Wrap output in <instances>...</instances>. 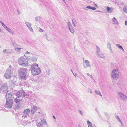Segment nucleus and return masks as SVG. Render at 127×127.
Returning <instances> with one entry per match:
<instances>
[{"label":"nucleus","mask_w":127,"mask_h":127,"mask_svg":"<svg viewBox=\"0 0 127 127\" xmlns=\"http://www.w3.org/2000/svg\"><path fill=\"white\" fill-rule=\"evenodd\" d=\"M14 94L13 93H6L5 98L6 99V104L5 106L7 108H11L13 105V98Z\"/></svg>","instance_id":"nucleus-1"},{"label":"nucleus","mask_w":127,"mask_h":127,"mask_svg":"<svg viewBox=\"0 0 127 127\" xmlns=\"http://www.w3.org/2000/svg\"><path fill=\"white\" fill-rule=\"evenodd\" d=\"M31 72L33 75L39 74L41 72V69L38 67V65L36 63H33L31 66Z\"/></svg>","instance_id":"nucleus-2"},{"label":"nucleus","mask_w":127,"mask_h":127,"mask_svg":"<svg viewBox=\"0 0 127 127\" xmlns=\"http://www.w3.org/2000/svg\"><path fill=\"white\" fill-rule=\"evenodd\" d=\"M28 71L27 69L24 68L19 69L18 73L21 79L24 80L26 78Z\"/></svg>","instance_id":"nucleus-3"},{"label":"nucleus","mask_w":127,"mask_h":127,"mask_svg":"<svg viewBox=\"0 0 127 127\" xmlns=\"http://www.w3.org/2000/svg\"><path fill=\"white\" fill-rule=\"evenodd\" d=\"M119 72L117 69H113L112 71L111 74V78L113 83H116V81L118 78Z\"/></svg>","instance_id":"nucleus-4"},{"label":"nucleus","mask_w":127,"mask_h":127,"mask_svg":"<svg viewBox=\"0 0 127 127\" xmlns=\"http://www.w3.org/2000/svg\"><path fill=\"white\" fill-rule=\"evenodd\" d=\"M27 61V59L26 57H21L19 58L18 60V63L21 66H25L28 65Z\"/></svg>","instance_id":"nucleus-5"},{"label":"nucleus","mask_w":127,"mask_h":127,"mask_svg":"<svg viewBox=\"0 0 127 127\" xmlns=\"http://www.w3.org/2000/svg\"><path fill=\"white\" fill-rule=\"evenodd\" d=\"M13 72V68L11 66H10L5 73L4 77L5 78L7 79H9L12 76Z\"/></svg>","instance_id":"nucleus-6"},{"label":"nucleus","mask_w":127,"mask_h":127,"mask_svg":"<svg viewBox=\"0 0 127 127\" xmlns=\"http://www.w3.org/2000/svg\"><path fill=\"white\" fill-rule=\"evenodd\" d=\"M25 93L23 90H21L18 91L16 95L17 96V97L18 98H20L22 99L25 97Z\"/></svg>","instance_id":"nucleus-7"},{"label":"nucleus","mask_w":127,"mask_h":127,"mask_svg":"<svg viewBox=\"0 0 127 127\" xmlns=\"http://www.w3.org/2000/svg\"><path fill=\"white\" fill-rule=\"evenodd\" d=\"M119 98L122 101H125L127 98V96L123 93L118 92V93Z\"/></svg>","instance_id":"nucleus-8"},{"label":"nucleus","mask_w":127,"mask_h":127,"mask_svg":"<svg viewBox=\"0 0 127 127\" xmlns=\"http://www.w3.org/2000/svg\"><path fill=\"white\" fill-rule=\"evenodd\" d=\"M44 124H45V125H47V123L46 120L43 119L41 120V121L38 123L37 125V126L38 127H41Z\"/></svg>","instance_id":"nucleus-9"},{"label":"nucleus","mask_w":127,"mask_h":127,"mask_svg":"<svg viewBox=\"0 0 127 127\" xmlns=\"http://www.w3.org/2000/svg\"><path fill=\"white\" fill-rule=\"evenodd\" d=\"M8 86L6 84H4L0 88L1 90L4 92L7 93L8 92Z\"/></svg>","instance_id":"nucleus-10"},{"label":"nucleus","mask_w":127,"mask_h":127,"mask_svg":"<svg viewBox=\"0 0 127 127\" xmlns=\"http://www.w3.org/2000/svg\"><path fill=\"white\" fill-rule=\"evenodd\" d=\"M83 66L85 68L91 66V64L87 60H85L83 62Z\"/></svg>","instance_id":"nucleus-11"},{"label":"nucleus","mask_w":127,"mask_h":127,"mask_svg":"<svg viewBox=\"0 0 127 127\" xmlns=\"http://www.w3.org/2000/svg\"><path fill=\"white\" fill-rule=\"evenodd\" d=\"M30 112V110L29 109H26L23 111V113L24 114L22 116V118L24 119L28 116V115Z\"/></svg>","instance_id":"nucleus-12"},{"label":"nucleus","mask_w":127,"mask_h":127,"mask_svg":"<svg viewBox=\"0 0 127 127\" xmlns=\"http://www.w3.org/2000/svg\"><path fill=\"white\" fill-rule=\"evenodd\" d=\"M3 52L5 54H12L14 53L13 50L11 49H7L3 50Z\"/></svg>","instance_id":"nucleus-13"},{"label":"nucleus","mask_w":127,"mask_h":127,"mask_svg":"<svg viewBox=\"0 0 127 127\" xmlns=\"http://www.w3.org/2000/svg\"><path fill=\"white\" fill-rule=\"evenodd\" d=\"M37 108V107L36 106L34 105L33 106L31 111V114L32 115H33L35 113L36 111Z\"/></svg>","instance_id":"nucleus-14"},{"label":"nucleus","mask_w":127,"mask_h":127,"mask_svg":"<svg viewBox=\"0 0 127 127\" xmlns=\"http://www.w3.org/2000/svg\"><path fill=\"white\" fill-rule=\"evenodd\" d=\"M0 23L4 29L7 30L8 32H11V30L6 26L2 21H0Z\"/></svg>","instance_id":"nucleus-15"},{"label":"nucleus","mask_w":127,"mask_h":127,"mask_svg":"<svg viewBox=\"0 0 127 127\" xmlns=\"http://www.w3.org/2000/svg\"><path fill=\"white\" fill-rule=\"evenodd\" d=\"M25 24L28 28L29 30L30 31L32 32H33V29L31 27L32 25L31 23L28 22H25Z\"/></svg>","instance_id":"nucleus-16"},{"label":"nucleus","mask_w":127,"mask_h":127,"mask_svg":"<svg viewBox=\"0 0 127 127\" xmlns=\"http://www.w3.org/2000/svg\"><path fill=\"white\" fill-rule=\"evenodd\" d=\"M18 98L17 97L14 100V101L16 103L18 104L21 103V102L22 101V100L23 99L20 98H19L18 99Z\"/></svg>","instance_id":"nucleus-17"},{"label":"nucleus","mask_w":127,"mask_h":127,"mask_svg":"<svg viewBox=\"0 0 127 127\" xmlns=\"http://www.w3.org/2000/svg\"><path fill=\"white\" fill-rule=\"evenodd\" d=\"M67 24L68 26L70 32H74V31L72 28V26L71 23L69 22H68L67 23Z\"/></svg>","instance_id":"nucleus-18"},{"label":"nucleus","mask_w":127,"mask_h":127,"mask_svg":"<svg viewBox=\"0 0 127 127\" xmlns=\"http://www.w3.org/2000/svg\"><path fill=\"white\" fill-rule=\"evenodd\" d=\"M83 9L86 11L88 10V9H91L93 10H95L96 9V8L94 7H92L90 6H86L85 7L83 8Z\"/></svg>","instance_id":"nucleus-19"},{"label":"nucleus","mask_w":127,"mask_h":127,"mask_svg":"<svg viewBox=\"0 0 127 127\" xmlns=\"http://www.w3.org/2000/svg\"><path fill=\"white\" fill-rule=\"evenodd\" d=\"M11 41L12 42V45L15 47V48H16V47H21V46L20 45H18L17 43H16V42H13L12 40H11Z\"/></svg>","instance_id":"nucleus-20"},{"label":"nucleus","mask_w":127,"mask_h":127,"mask_svg":"<svg viewBox=\"0 0 127 127\" xmlns=\"http://www.w3.org/2000/svg\"><path fill=\"white\" fill-rule=\"evenodd\" d=\"M112 21L113 23L115 24L118 25L119 23L118 22L116 19L114 17L112 19Z\"/></svg>","instance_id":"nucleus-21"},{"label":"nucleus","mask_w":127,"mask_h":127,"mask_svg":"<svg viewBox=\"0 0 127 127\" xmlns=\"http://www.w3.org/2000/svg\"><path fill=\"white\" fill-rule=\"evenodd\" d=\"M95 93L97 95L102 96V95L100 91L98 90H95L94 91Z\"/></svg>","instance_id":"nucleus-22"},{"label":"nucleus","mask_w":127,"mask_h":127,"mask_svg":"<svg viewBox=\"0 0 127 127\" xmlns=\"http://www.w3.org/2000/svg\"><path fill=\"white\" fill-rule=\"evenodd\" d=\"M45 35L47 40L49 41H52L51 39L50 38V37H51V35H50L48 34V35H47L46 34H45Z\"/></svg>","instance_id":"nucleus-23"},{"label":"nucleus","mask_w":127,"mask_h":127,"mask_svg":"<svg viewBox=\"0 0 127 127\" xmlns=\"http://www.w3.org/2000/svg\"><path fill=\"white\" fill-rule=\"evenodd\" d=\"M22 49V48H21L18 47L15 48L14 50L16 52H18L20 51Z\"/></svg>","instance_id":"nucleus-24"},{"label":"nucleus","mask_w":127,"mask_h":127,"mask_svg":"<svg viewBox=\"0 0 127 127\" xmlns=\"http://www.w3.org/2000/svg\"><path fill=\"white\" fill-rule=\"evenodd\" d=\"M98 55L100 58H104V55L102 53L99 52L97 53Z\"/></svg>","instance_id":"nucleus-25"},{"label":"nucleus","mask_w":127,"mask_h":127,"mask_svg":"<svg viewBox=\"0 0 127 127\" xmlns=\"http://www.w3.org/2000/svg\"><path fill=\"white\" fill-rule=\"evenodd\" d=\"M123 10L125 12L127 13V5L124 6Z\"/></svg>","instance_id":"nucleus-26"},{"label":"nucleus","mask_w":127,"mask_h":127,"mask_svg":"<svg viewBox=\"0 0 127 127\" xmlns=\"http://www.w3.org/2000/svg\"><path fill=\"white\" fill-rule=\"evenodd\" d=\"M115 117L118 120V121L121 123V124L122 125V121H121V119H120V118H119V117L118 116V115H116V116Z\"/></svg>","instance_id":"nucleus-27"},{"label":"nucleus","mask_w":127,"mask_h":127,"mask_svg":"<svg viewBox=\"0 0 127 127\" xmlns=\"http://www.w3.org/2000/svg\"><path fill=\"white\" fill-rule=\"evenodd\" d=\"M31 59L33 61H36L37 60V58L36 57L33 56L31 58Z\"/></svg>","instance_id":"nucleus-28"},{"label":"nucleus","mask_w":127,"mask_h":127,"mask_svg":"<svg viewBox=\"0 0 127 127\" xmlns=\"http://www.w3.org/2000/svg\"><path fill=\"white\" fill-rule=\"evenodd\" d=\"M116 46L120 49L122 50L123 51H124V50L123 48L121 46H120L119 44H116Z\"/></svg>","instance_id":"nucleus-29"},{"label":"nucleus","mask_w":127,"mask_h":127,"mask_svg":"<svg viewBox=\"0 0 127 127\" xmlns=\"http://www.w3.org/2000/svg\"><path fill=\"white\" fill-rule=\"evenodd\" d=\"M18 105H16V108L17 109H19L21 107V104L20 103L19 104H18Z\"/></svg>","instance_id":"nucleus-30"},{"label":"nucleus","mask_w":127,"mask_h":127,"mask_svg":"<svg viewBox=\"0 0 127 127\" xmlns=\"http://www.w3.org/2000/svg\"><path fill=\"white\" fill-rule=\"evenodd\" d=\"M107 48L109 49V50H110L112 51L111 45L110 43H108L107 44Z\"/></svg>","instance_id":"nucleus-31"},{"label":"nucleus","mask_w":127,"mask_h":127,"mask_svg":"<svg viewBox=\"0 0 127 127\" xmlns=\"http://www.w3.org/2000/svg\"><path fill=\"white\" fill-rule=\"evenodd\" d=\"M40 19V16L36 17L35 18V20L37 21H39Z\"/></svg>","instance_id":"nucleus-32"},{"label":"nucleus","mask_w":127,"mask_h":127,"mask_svg":"<svg viewBox=\"0 0 127 127\" xmlns=\"http://www.w3.org/2000/svg\"><path fill=\"white\" fill-rule=\"evenodd\" d=\"M100 50L99 48L97 46H96V53L97 54V53L100 52Z\"/></svg>","instance_id":"nucleus-33"},{"label":"nucleus","mask_w":127,"mask_h":127,"mask_svg":"<svg viewBox=\"0 0 127 127\" xmlns=\"http://www.w3.org/2000/svg\"><path fill=\"white\" fill-rule=\"evenodd\" d=\"M107 10L108 11H112V9L111 8H110L109 7H107L106 8Z\"/></svg>","instance_id":"nucleus-34"},{"label":"nucleus","mask_w":127,"mask_h":127,"mask_svg":"<svg viewBox=\"0 0 127 127\" xmlns=\"http://www.w3.org/2000/svg\"><path fill=\"white\" fill-rule=\"evenodd\" d=\"M78 111L82 116L83 115V112L82 111H81L80 109H79L78 110Z\"/></svg>","instance_id":"nucleus-35"},{"label":"nucleus","mask_w":127,"mask_h":127,"mask_svg":"<svg viewBox=\"0 0 127 127\" xmlns=\"http://www.w3.org/2000/svg\"><path fill=\"white\" fill-rule=\"evenodd\" d=\"M87 75L89 77L93 79V77L90 74H89L88 73H87Z\"/></svg>","instance_id":"nucleus-36"},{"label":"nucleus","mask_w":127,"mask_h":127,"mask_svg":"<svg viewBox=\"0 0 127 127\" xmlns=\"http://www.w3.org/2000/svg\"><path fill=\"white\" fill-rule=\"evenodd\" d=\"M38 29L39 30L40 32H43V30L42 29L39 27L38 28Z\"/></svg>","instance_id":"nucleus-37"},{"label":"nucleus","mask_w":127,"mask_h":127,"mask_svg":"<svg viewBox=\"0 0 127 127\" xmlns=\"http://www.w3.org/2000/svg\"><path fill=\"white\" fill-rule=\"evenodd\" d=\"M88 91L89 92H90V93H91L92 94L93 93V92L92 91V90L91 89L89 88V89H88Z\"/></svg>","instance_id":"nucleus-38"},{"label":"nucleus","mask_w":127,"mask_h":127,"mask_svg":"<svg viewBox=\"0 0 127 127\" xmlns=\"http://www.w3.org/2000/svg\"><path fill=\"white\" fill-rule=\"evenodd\" d=\"M87 124L89 125V124H91L92 123H91V122H90V121L89 120H87Z\"/></svg>","instance_id":"nucleus-39"},{"label":"nucleus","mask_w":127,"mask_h":127,"mask_svg":"<svg viewBox=\"0 0 127 127\" xmlns=\"http://www.w3.org/2000/svg\"><path fill=\"white\" fill-rule=\"evenodd\" d=\"M72 24L73 25L74 27H75V26H76V24H75V23H74V22L73 21V19H72Z\"/></svg>","instance_id":"nucleus-40"},{"label":"nucleus","mask_w":127,"mask_h":127,"mask_svg":"<svg viewBox=\"0 0 127 127\" xmlns=\"http://www.w3.org/2000/svg\"><path fill=\"white\" fill-rule=\"evenodd\" d=\"M88 127H93L92 126V123L88 125Z\"/></svg>","instance_id":"nucleus-41"},{"label":"nucleus","mask_w":127,"mask_h":127,"mask_svg":"<svg viewBox=\"0 0 127 127\" xmlns=\"http://www.w3.org/2000/svg\"><path fill=\"white\" fill-rule=\"evenodd\" d=\"M95 110L98 113H99V111L98 110V109L97 108H95Z\"/></svg>","instance_id":"nucleus-42"},{"label":"nucleus","mask_w":127,"mask_h":127,"mask_svg":"<svg viewBox=\"0 0 127 127\" xmlns=\"http://www.w3.org/2000/svg\"><path fill=\"white\" fill-rule=\"evenodd\" d=\"M30 54V53L28 51H26L25 53V54Z\"/></svg>","instance_id":"nucleus-43"},{"label":"nucleus","mask_w":127,"mask_h":127,"mask_svg":"<svg viewBox=\"0 0 127 127\" xmlns=\"http://www.w3.org/2000/svg\"><path fill=\"white\" fill-rule=\"evenodd\" d=\"M125 25L127 26V20L125 22Z\"/></svg>","instance_id":"nucleus-44"},{"label":"nucleus","mask_w":127,"mask_h":127,"mask_svg":"<svg viewBox=\"0 0 127 127\" xmlns=\"http://www.w3.org/2000/svg\"><path fill=\"white\" fill-rule=\"evenodd\" d=\"M96 12H101V13H103V12L99 10H96Z\"/></svg>","instance_id":"nucleus-45"},{"label":"nucleus","mask_w":127,"mask_h":127,"mask_svg":"<svg viewBox=\"0 0 127 127\" xmlns=\"http://www.w3.org/2000/svg\"><path fill=\"white\" fill-rule=\"evenodd\" d=\"M105 114L106 116H108V113L106 112L105 113Z\"/></svg>","instance_id":"nucleus-46"},{"label":"nucleus","mask_w":127,"mask_h":127,"mask_svg":"<svg viewBox=\"0 0 127 127\" xmlns=\"http://www.w3.org/2000/svg\"><path fill=\"white\" fill-rule=\"evenodd\" d=\"M22 121H21V124H22V125H24L25 124V123H24V124H23V123H22Z\"/></svg>","instance_id":"nucleus-47"},{"label":"nucleus","mask_w":127,"mask_h":127,"mask_svg":"<svg viewBox=\"0 0 127 127\" xmlns=\"http://www.w3.org/2000/svg\"><path fill=\"white\" fill-rule=\"evenodd\" d=\"M65 3H66V2L64 0H62Z\"/></svg>","instance_id":"nucleus-48"},{"label":"nucleus","mask_w":127,"mask_h":127,"mask_svg":"<svg viewBox=\"0 0 127 127\" xmlns=\"http://www.w3.org/2000/svg\"><path fill=\"white\" fill-rule=\"evenodd\" d=\"M94 5H95V6H96V7H97V6H98L97 5H96V4H94Z\"/></svg>","instance_id":"nucleus-49"},{"label":"nucleus","mask_w":127,"mask_h":127,"mask_svg":"<svg viewBox=\"0 0 127 127\" xmlns=\"http://www.w3.org/2000/svg\"><path fill=\"white\" fill-rule=\"evenodd\" d=\"M82 76H83V77L84 78H85V76L82 74H81Z\"/></svg>","instance_id":"nucleus-50"},{"label":"nucleus","mask_w":127,"mask_h":127,"mask_svg":"<svg viewBox=\"0 0 127 127\" xmlns=\"http://www.w3.org/2000/svg\"><path fill=\"white\" fill-rule=\"evenodd\" d=\"M53 118L54 119H56V118H55V117L54 116H53Z\"/></svg>","instance_id":"nucleus-51"},{"label":"nucleus","mask_w":127,"mask_h":127,"mask_svg":"<svg viewBox=\"0 0 127 127\" xmlns=\"http://www.w3.org/2000/svg\"><path fill=\"white\" fill-rule=\"evenodd\" d=\"M78 127H81L80 125H78Z\"/></svg>","instance_id":"nucleus-52"},{"label":"nucleus","mask_w":127,"mask_h":127,"mask_svg":"<svg viewBox=\"0 0 127 127\" xmlns=\"http://www.w3.org/2000/svg\"><path fill=\"white\" fill-rule=\"evenodd\" d=\"M1 28L0 27V32H1Z\"/></svg>","instance_id":"nucleus-53"},{"label":"nucleus","mask_w":127,"mask_h":127,"mask_svg":"<svg viewBox=\"0 0 127 127\" xmlns=\"http://www.w3.org/2000/svg\"><path fill=\"white\" fill-rule=\"evenodd\" d=\"M73 74L74 75L75 77V75H77V74H74L73 73Z\"/></svg>","instance_id":"nucleus-54"},{"label":"nucleus","mask_w":127,"mask_h":127,"mask_svg":"<svg viewBox=\"0 0 127 127\" xmlns=\"http://www.w3.org/2000/svg\"><path fill=\"white\" fill-rule=\"evenodd\" d=\"M110 0L112 1H114L115 0Z\"/></svg>","instance_id":"nucleus-55"},{"label":"nucleus","mask_w":127,"mask_h":127,"mask_svg":"<svg viewBox=\"0 0 127 127\" xmlns=\"http://www.w3.org/2000/svg\"><path fill=\"white\" fill-rule=\"evenodd\" d=\"M71 71H72V73H73V71H72V69H71Z\"/></svg>","instance_id":"nucleus-56"},{"label":"nucleus","mask_w":127,"mask_h":127,"mask_svg":"<svg viewBox=\"0 0 127 127\" xmlns=\"http://www.w3.org/2000/svg\"><path fill=\"white\" fill-rule=\"evenodd\" d=\"M11 33H12V34H13V32H11Z\"/></svg>","instance_id":"nucleus-57"},{"label":"nucleus","mask_w":127,"mask_h":127,"mask_svg":"<svg viewBox=\"0 0 127 127\" xmlns=\"http://www.w3.org/2000/svg\"><path fill=\"white\" fill-rule=\"evenodd\" d=\"M112 12V11L109 12H110V13H111Z\"/></svg>","instance_id":"nucleus-58"},{"label":"nucleus","mask_w":127,"mask_h":127,"mask_svg":"<svg viewBox=\"0 0 127 127\" xmlns=\"http://www.w3.org/2000/svg\"><path fill=\"white\" fill-rule=\"evenodd\" d=\"M72 32L73 34H74V33H73V32Z\"/></svg>","instance_id":"nucleus-59"},{"label":"nucleus","mask_w":127,"mask_h":127,"mask_svg":"<svg viewBox=\"0 0 127 127\" xmlns=\"http://www.w3.org/2000/svg\"><path fill=\"white\" fill-rule=\"evenodd\" d=\"M40 112H38V113H40Z\"/></svg>","instance_id":"nucleus-60"},{"label":"nucleus","mask_w":127,"mask_h":127,"mask_svg":"<svg viewBox=\"0 0 127 127\" xmlns=\"http://www.w3.org/2000/svg\"><path fill=\"white\" fill-rule=\"evenodd\" d=\"M109 127H111L110 126Z\"/></svg>","instance_id":"nucleus-61"}]
</instances>
